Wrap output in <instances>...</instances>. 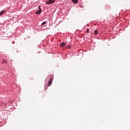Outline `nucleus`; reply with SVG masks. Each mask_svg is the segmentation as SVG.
I'll return each instance as SVG.
<instances>
[{"mask_svg":"<svg viewBox=\"0 0 130 130\" xmlns=\"http://www.w3.org/2000/svg\"><path fill=\"white\" fill-rule=\"evenodd\" d=\"M55 2V0H49L46 2L47 5H51L52 4H54Z\"/></svg>","mask_w":130,"mask_h":130,"instance_id":"nucleus-1","label":"nucleus"},{"mask_svg":"<svg viewBox=\"0 0 130 130\" xmlns=\"http://www.w3.org/2000/svg\"><path fill=\"white\" fill-rule=\"evenodd\" d=\"M53 82V79L52 78H50V79H49L48 82V85H47V86L49 87V86H50V85H52V83Z\"/></svg>","mask_w":130,"mask_h":130,"instance_id":"nucleus-2","label":"nucleus"},{"mask_svg":"<svg viewBox=\"0 0 130 130\" xmlns=\"http://www.w3.org/2000/svg\"><path fill=\"white\" fill-rule=\"evenodd\" d=\"M41 12H42V9H39V10L36 11V14H40Z\"/></svg>","mask_w":130,"mask_h":130,"instance_id":"nucleus-3","label":"nucleus"},{"mask_svg":"<svg viewBox=\"0 0 130 130\" xmlns=\"http://www.w3.org/2000/svg\"><path fill=\"white\" fill-rule=\"evenodd\" d=\"M66 46V43H61L60 44L61 47H63V46Z\"/></svg>","mask_w":130,"mask_h":130,"instance_id":"nucleus-4","label":"nucleus"},{"mask_svg":"<svg viewBox=\"0 0 130 130\" xmlns=\"http://www.w3.org/2000/svg\"><path fill=\"white\" fill-rule=\"evenodd\" d=\"M73 3L77 4L78 2V0H72Z\"/></svg>","mask_w":130,"mask_h":130,"instance_id":"nucleus-5","label":"nucleus"},{"mask_svg":"<svg viewBox=\"0 0 130 130\" xmlns=\"http://www.w3.org/2000/svg\"><path fill=\"white\" fill-rule=\"evenodd\" d=\"M98 32H99V31L98 30H94V34L96 35L98 34Z\"/></svg>","mask_w":130,"mask_h":130,"instance_id":"nucleus-6","label":"nucleus"},{"mask_svg":"<svg viewBox=\"0 0 130 130\" xmlns=\"http://www.w3.org/2000/svg\"><path fill=\"white\" fill-rule=\"evenodd\" d=\"M8 62V61L6 60H3V63H7Z\"/></svg>","mask_w":130,"mask_h":130,"instance_id":"nucleus-7","label":"nucleus"},{"mask_svg":"<svg viewBox=\"0 0 130 130\" xmlns=\"http://www.w3.org/2000/svg\"><path fill=\"white\" fill-rule=\"evenodd\" d=\"M5 11V10L1 11V12H0V16L2 15V14H4Z\"/></svg>","mask_w":130,"mask_h":130,"instance_id":"nucleus-8","label":"nucleus"},{"mask_svg":"<svg viewBox=\"0 0 130 130\" xmlns=\"http://www.w3.org/2000/svg\"><path fill=\"white\" fill-rule=\"evenodd\" d=\"M71 47V45H68V46H67V48H68V49H70Z\"/></svg>","mask_w":130,"mask_h":130,"instance_id":"nucleus-9","label":"nucleus"},{"mask_svg":"<svg viewBox=\"0 0 130 130\" xmlns=\"http://www.w3.org/2000/svg\"><path fill=\"white\" fill-rule=\"evenodd\" d=\"M46 23V21L43 22V23H42V25H45Z\"/></svg>","mask_w":130,"mask_h":130,"instance_id":"nucleus-10","label":"nucleus"},{"mask_svg":"<svg viewBox=\"0 0 130 130\" xmlns=\"http://www.w3.org/2000/svg\"><path fill=\"white\" fill-rule=\"evenodd\" d=\"M89 29H87V30H86V32H87V33H89Z\"/></svg>","mask_w":130,"mask_h":130,"instance_id":"nucleus-11","label":"nucleus"},{"mask_svg":"<svg viewBox=\"0 0 130 130\" xmlns=\"http://www.w3.org/2000/svg\"><path fill=\"white\" fill-rule=\"evenodd\" d=\"M39 8H40V6H39Z\"/></svg>","mask_w":130,"mask_h":130,"instance_id":"nucleus-12","label":"nucleus"}]
</instances>
